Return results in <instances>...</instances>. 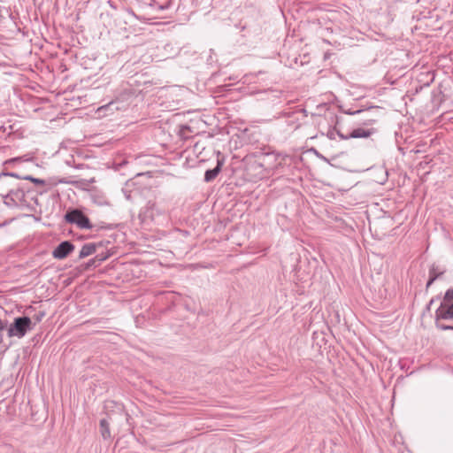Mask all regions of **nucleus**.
I'll use <instances>...</instances> for the list:
<instances>
[{
    "label": "nucleus",
    "instance_id": "nucleus-10",
    "mask_svg": "<svg viewBox=\"0 0 453 453\" xmlns=\"http://www.w3.org/2000/svg\"><path fill=\"white\" fill-rule=\"evenodd\" d=\"M101 246V244H96V243H86L82 246L81 250L79 253V258L82 259L84 257H87L94 253L96 252L97 247Z\"/></svg>",
    "mask_w": 453,
    "mask_h": 453
},
{
    "label": "nucleus",
    "instance_id": "nucleus-8",
    "mask_svg": "<svg viewBox=\"0 0 453 453\" xmlns=\"http://www.w3.org/2000/svg\"><path fill=\"white\" fill-rule=\"evenodd\" d=\"M223 160L218 159L217 165L213 169H209L204 173V181L211 182L216 179L221 171Z\"/></svg>",
    "mask_w": 453,
    "mask_h": 453
},
{
    "label": "nucleus",
    "instance_id": "nucleus-14",
    "mask_svg": "<svg viewBox=\"0 0 453 453\" xmlns=\"http://www.w3.org/2000/svg\"><path fill=\"white\" fill-rule=\"evenodd\" d=\"M22 179L30 180V181H32V182H34V183H35L37 185H44L45 184V180H44L34 178L32 176H25Z\"/></svg>",
    "mask_w": 453,
    "mask_h": 453
},
{
    "label": "nucleus",
    "instance_id": "nucleus-1",
    "mask_svg": "<svg viewBox=\"0 0 453 453\" xmlns=\"http://www.w3.org/2000/svg\"><path fill=\"white\" fill-rule=\"evenodd\" d=\"M30 193V190L25 186L14 184L12 188H8V193L4 194V192H0V196H2L4 204L8 207L24 209L30 206V201L32 199Z\"/></svg>",
    "mask_w": 453,
    "mask_h": 453
},
{
    "label": "nucleus",
    "instance_id": "nucleus-27",
    "mask_svg": "<svg viewBox=\"0 0 453 453\" xmlns=\"http://www.w3.org/2000/svg\"><path fill=\"white\" fill-rule=\"evenodd\" d=\"M113 104V102H111L109 104L103 106L101 109L110 107Z\"/></svg>",
    "mask_w": 453,
    "mask_h": 453
},
{
    "label": "nucleus",
    "instance_id": "nucleus-9",
    "mask_svg": "<svg viewBox=\"0 0 453 453\" xmlns=\"http://www.w3.org/2000/svg\"><path fill=\"white\" fill-rule=\"evenodd\" d=\"M376 132V129L373 127L365 129V128H357L354 129L349 134L350 138H367L370 135L373 134Z\"/></svg>",
    "mask_w": 453,
    "mask_h": 453
},
{
    "label": "nucleus",
    "instance_id": "nucleus-28",
    "mask_svg": "<svg viewBox=\"0 0 453 453\" xmlns=\"http://www.w3.org/2000/svg\"><path fill=\"white\" fill-rule=\"evenodd\" d=\"M3 342V335L0 334V343Z\"/></svg>",
    "mask_w": 453,
    "mask_h": 453
},
{
    "label": "nucleus",
    "instance_id": "nucleus-5",
    "mask_svg": "<svg viewBox=\"0 0 453 453\" xmlns=\"http://www.w3.org/2000/svg\"><path fill=\"white\" fill-rule=\"evenodd\" d=\"M380 111V108L378 106H372L366 110H363V112L360 113L362 115L360 123L366 127L373 125L378 120Z\"/></svg>",
    "mask_w": 453,
    "mask_h": 453
},
{
    "label": "nucleus",
    "instance_id": "nucleus-23",
    "mask_svg": "<svg viewBox=\"0 0 453 453\" xmlns=\"http://www.w3.org/2000/svg\"><path fill=\"white\" fill-rule=\"evenodd\" d=\"M441 327V331H448L451 330L453 331V325L452 326H439Z\"/></svg>",
    "mask_w": 453,
    "mask_h": 453
},
{
    "label": "nucleus",
    "instance_id": "nucleus-2",
    "mask_svg": "<svg viewBox=\"0 0 453 453\" xmlns=\"http://www.w3.org/2000/svg\"><path fill=\"white\" fill-rule=\"evenodd\" d=\"M32 329V321L29 317L23 316L14 319L13 323L8 328V336L22 338L27 331Z\"/></svg>",
    "mask_w": 453,
    "mask_h": 453
},
{
    "label": "nucleus",
    "instance_id": "nucleus-17",
    "mask_svg": "<svg viewBox=\"0 0 453 453\" xmlns=\"http://www.w3.org/2000/svg\"><path fill=\"white\" fill-rule=\"evenodd\" d=\"M327 137L331 140H334L335 139V135H336V129L334 128V129H330L328 130L327 132Z\"/></svg>",
    "mask_w": 453,
    "mask_h": 453
},
{
    "label": "nucleus",
    "instance_id": "nucleus-15",
    "mask_svg": "<svg viewBox=\"0 0 453 453\" xmlns=\"http://www.w3.org/2000/svg\"><path fill=\"white\" fill-rule=\"evenodd\" d=\"M453 300V289H448L445 293L443 302L448 303Z\"/></svg>",
    "mask_w": 453,
    "mask_h": 453
},
{
    "label": "nucleus",
    "instance_id": "nucleus-26",
    "mask_svg": "<svg viewBox=\"0 0 453 453\" xmlns=\"http://www.w3.org/2000/svg\"><path fill=\"white\" fill-rule=\"evenodd\" d=\"M155 206H156L155 203H151L150 202L149 203L150 209L153 210Z\"/></svg>",
    "mask_w": 453,
    "mask_h": 453
},
{
    "label": "nucleus",
    "instance_id": "nucleus-22",
    "mask_svg": "<svg viewBox=\"0 0 453 453\" xmlns=\"http://www.w3.org/2000/svg\"><path fill=\"white\" fill-rule=\"evenodd\" d=\"M4 13H8V10L0 5V19L4 18Z\"/></svg>",
    "mask_w": 453,
    "mask_h": 453
},
{
    "label": "nucleus",
    "instance_id": "nucleus-13",
    "mask_svg": "<svg viewBox=\"0 0 453 453\" xmlns=\"http://www.w3.org/2000/svg\"><path fill=\"white\" fill-rule=\"evenodd\" d=\"M111 256V254L107 251L106 253H98V254H96V257L97 262L101 265L102 262L106 260Z\"/></svg>",
    "mask_w": 453,
    "mask_h": 453
},
{
    "label": "nucleus",
    "instance_id": "nucleus-24",
    "mask_svg": "<svg viewBox=\"0 0 453 453\" xmlns=\"http://www.w3.org/2000/svg\"><path fill=\"white\" fill-rule=\"evenodd\" d=\"M441 274V273H436L435 272V268L434 267H432L429 271V276H434V275H437V277Z\"/></svg>",
    "mask_w": 453,
    "mask_h": 453
},
{
    "label": "nucleus",
    "instance_id": "nucleus-16",
    "mask_svg": "<svg viewBox=\"0 0 453 453\" xmlns=\"http://www.w3.org/2000/svg\"><path fill=\"white\" fill-rule=\"evenodd\" d=\"M98 265H100V264L97 262L96 257H95L94 258L90 259V260L88 262V264H87V268L91 267V266H93V267H96V266H98Z\"/></svg>",
    "mask_w": 453,
    "mask_h": 453
},
{
    "label": "nucleus",
    "instance_id": "nucleus-19",
    "mask_svg": "<svg viewBox=\"0 0 453 453\" xmlns=\"http://www.w3.org/2000/svg\"><path fill=\"white\" fill-rule=\"evenodd\" d=\"M343 112L348 115H356V114H360L361 112H363V110L351 111L349 109V110L343 111Z\"/></svg>",
    "mask_w": 453,
    "mask_h": 453
},
{
    "label": "nucleus",
    "instance_id": "nucleus-21",
    "mask_svg": "<svg viewBox=\"0 0 453 453\" xmlns=\"http://www.w3.org/2000/svg\"><path fill=\"white\" fill-rule=\"evenodd\" d=\"M336 134L342 139V140H348L349 139L350 137H349V134L348 135H344L343 134H342L339 130H336Z\"/></svg>",
    "mask_w": 453,
    "mask_h": 453
},
{
    "label": "nucleus",
    "instance_id": "nucleus-20",
    "mask_svg": "<svg viewBox=\"0 0 453 453\" xmlns=\"http://www.w3.org/2000/svg\"><path fill=\"white\" fill-rule=\"evenodd\" d=\"M436 279L437 275L431 276L426 283V288H429Z\"/></svg>",
    "mask_w": 453,
    "mask_h": 453
},
{
    "label": "nucleus",
    "instance_id": "nucleus-25",
    "mask_svg": "<svg viewBox=\"0 0 453 453\" xmlns=\"http://www.w3.org/2000/svg\"><path fill=\"white\" fill-rule=\"evenodd\" d=\"M6 326H7V322H4L0 319V331H3L4 329H5Z\"/></svg>",
    "mask_w": 453,
    "mask_h": 453
},
{
    "label": "nucleus",
    "instance_id": "nucleus-18",
    "mask_svg": "<svg viewBox=\"0 0 453 453\" xmlns=\"http://www.w3.org/2000/svg\"><path fill=\"white\" fill-rule=\"evenodd\" d=\"M45 316V312L44 311H40L38 312L37 314L35 315L34 319L36 322H40L42 318Z\"/></svg>",
    "mask_w": 453,
    "mask_h": 453
},
{
    "label": "nucleus",
    "instance_id": "nucleus-12",
    "mask_svg": "<svg viewBox=\"0 0 453 453\" xmlns=\"http://www.w3.org/2000/svg\"><path fill=\"white\" fill-rule=\"evenodd\" d=\"M154 4L157 6L159 10H167L170 8L172 0H152Z\"/></svg>",
    "mask_w": 453,
    "mask_h": 453
},
{
    "label": "nucleus",
    "instance_id": "nucleus-3",
    "mask_svg": "<svg viewBox=\"0 0 453 453\" xmlns=\"http://www.w3.org/2000/svg\"><path fill=\"white\" fill-rule=\"evenodd\" d=\"M65 219L67 222L75 224L81 229L93 228V225L90 223L89 219L78 209L68 211L65 215Z\"/></svg>",
    "mask_w": 453,
    "mask_h": 453
},
{
    "label": "nucleus",
    "instance_id": "nucleus-7",
    "mask_svg": "<svg viewBox=\"0 0 453 453\" xmlns=\"http://www.w3.org/2000/svg\"><path fill=\"white\" fill-rule=\"evenodd\" d=\"M13 178L21 179V177L14 173H0V192H4V194L8 193V188H12L15 184L12 180Z\"/></svg>",
    "mask_w": 453,
    "mask_h": 453
},
{
    "label": "nucleus",
    "instance_id": "nucleus-11",
    "mask_svg": "<svg viewBox=\"0 0 453 453\" xmlns=\"http://www.w3.org/2000/svg\"><path fill=\"white\" fill-rule=\"evenodd\" d=\"M100 433L104 440L111 438L110 426L106 418L100 420Z\"/></svg>",
    "mask_w": 453,
    "mask_h": 453
},
{
    "label": "nucleus",
    "instance_id": "nucleus-6",
    "mask_svg": "<svg viewBox=\"0 0 453 453\" xmlns=\"http://www.w3.org/2000/svg\"><path fill=\"white\" fill-rule=\"evenodd\" d=\"M74 250V245L69 242L65 241L60 242L53 250L52 256L57 259H64L73 250Z\"/></svg>",
    "mask_w": 453,
    "mask_h": 453
},
{
    "label": "nucleus",
    "instance_id": "nucleus-4",
    "mask_svg": "<svg viewBox=\"0 0 453 453\" xmlns=\"http://www.w3.org/2000/svg\"><path fill=\"white\" fill-rule=\"evenodd\" d=\"M435 326L436 328L441 330L439 326H447L441 322V320L445 319H453V303H448L442 302L439 308L435 311Z\"/></svg>",
    "mask_w": 453,
    "mask_h": 453
}]
</instances>
